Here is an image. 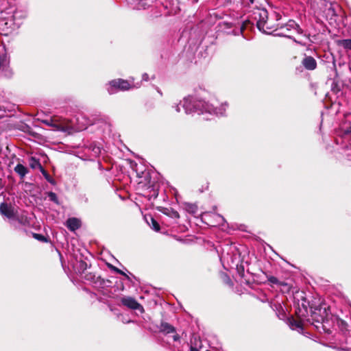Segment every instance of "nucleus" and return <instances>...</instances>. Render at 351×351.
<instances>
[{
    "instance_id": "f257e3e1",
    "label": "nucleus",
    "mask_w": 351,
    "mask_h": 351,
    "mask_svg": "<svg viewBox=\"0 0 351 351\" xmlns=\"http://www.w3.org/2000/svg\"><path fill=\"white\" fill-rule=\"evenodd\" d=\"M182 107L186 114L197 113L198 114H203L207 113L217 116H223L228 104L225 102L221 104L219 107H216L214 104L198 99L193 96H188L184 98Z\"/></svg>"
},
{
    "instance_id": "f03ea898",
    "label": "nucleus",
    "mask_w": 351,
    "mask_h": 351,
    "mask_svg": "<svg viewBox=\"0 0 351 351\" xmlns=\"http://www.w3.org/2000/svg\"><path fill=\"white\" fill-rule=\"evenodd\" d=\"M252 18L256 21L257 28L265 34H270L278 30L279 23L274 21L278 20V16L276 19L269 18L267 10L264 8L256 9L253 12Z\"/></svg>"
},
{
    "instance_id": "7ed1b4c3",
    "label": "nucleus",
    "mask_w": 351,
    "mask_h": 351,
    "mask_svg": "<svg viewBox=\"0 0 351 351\" xmlns=\"http://www.w3.org/2000/svg\"><path fill=\"white\" fill-rule=\"evenodd\" d=\"M278 30L279 33L277 34L279 36L287 37L288 38L292 39L295 43L299 44L302 46H306V44L300 40H297L295 38H293L291 33L294 32L298 34H302L303 33V30L300 28V25L293 20H289L285 24H279Z\"/></svg>"
},
{
    "instance_id": "20e7f679",
    "label": "nucleus",
    "mask_w": 351,
    "mask_h": 351,
    "mask_svg": "<svg viewBox=\"0 0 351 351\" xmlns=\"http://www.w3.org/2000/svg\"><path fill=\"white\" fill-rule=\"evenodd\" d=\"M329 314L326 307L320 306L312 311V319L315 327L321 332L323 330L326 333H330V330L326 328L325 324L328 321Z\"/></svg>"
},
{
    "instance_id": "39448f33",
    "label": "nucleus",
    "mask_w": 351,
    "mask_h": 351,
    "mask_svg": "<svg viewBox=\"0 0 351 351\" xmlns=\"http://www.w3.org/2000/svg\"><path fill=\"white\" fill-rule=\"evenodd\" d=\"M43 123L58 131L66 132L74 129L73 123L66 119L53 117L43 121Z\"/></svg>"
},
{
    "instance_id": "423d86ee",
    "label": "nucleus",
    "mask_w": 351,
    "mask_h": 351,
    "mask_svg": "<svg viewBox=\"0 0 351 351\" xmlns=\"http://www.w3.org/2000/svg\"><path fill=\"white\" fill-rule=\"evenodd\" d=\"M131 88V86L127 80L117 79L110 81L107 87L109 94L112 95L119 90L124 91Z\"/></svg>"
},
{
    "instance_id": "0eeeda50",
    "label": "nucleus",
    "mask_w": 351,
    "mask_h": 351,
    "mask_svg": "<svg viewBox=\"0 0 351 351\" xmlns=\"http://www.w3.org/2000/svg\"><path fill=\"white\" fill-rule=\"evenodd\" d=\"M309 302L303 295H301V303H298V307L295 309V314L299 319H304L306 317Z\"/></svg>"
},
{
    "instance_id": "6e6552de",
    "label": "nucleus",
    "mask_w": 351,
    "mask_h": 351,
    "mask_svg": "<svg viewBox=\"0 0 351 351\" xmlns=\"http://www.w3.org/2000/svg\"><path fill=\"white\" fill-rule=\"evenodd\" d=\"M82 278L97 288L103 287L106 286V282L104 279L99 276H96L92 273L84 274V276H83Z\"/></svg>"
},
{
    "instance_id": "1a4fd4ad",
    "label": "nucleus",
    "mask_w": 351,
    "mask_h": 351,
    "mask_svg": "<svg viewBox=\"0 0 351 351\" xmlns=\"http://www.w3.org/2000/svg\"><path fill=\"white\" fill-rule=\"evenodd\" d=\"M121 303L134 310H140L141 312H143V306L133 298L132 297H124L121 298Z\"/></svg>"
},
{
    "instance_id": "9d476101",
    "label": "nucleus",
    "mask_w": 351,
    "mask_h": 351,
    "mask_svg": "<svg viewBox=\"0 0 351 351\" xmlns=\"http://www.w3.org/2000/svg\"><path fill=\"white\" fill-rule=\"evenodd\" d=\"M0 213L1 215L5 216L6 217L9 219H14L15 218V214L14 209L9 206L5 203H1L0 205Z\"/></svg>"
},
{
    "instance_id": "9b49d317",
    "label": "nucleus",
    "mask_w": 351,
    "mask_h": 351,
    "mask_svg": "<svg viewBox=\"0 0 351 351\" xmlns=\"http://www.w3.org/2000/svg\"><path fill=\"white\" fill-rule=\"evenodd\" d=\"M302 63L307 70H314L317 67V62L312 56H306Z\"/></svg>"
},
{
    "instance_id": "f8f14e48",
    "label": "nucleus",
    "mask_w": 351,
    "mask_h": 351,
    "mask_svg": "<svg viewBox=\"0 0 351 351\" xmlns=\"http://www.w3.org/2000/svg\"><path fill=\"white\" fill-rule=\"evenodd\" d=\"M96 124L101 127L104 132H110L111 124L110 119L107 117H102L97 120Z\"/></svg>"
},
{
    "instance_id": "ddd939ff",
    "label": "nucleus",
    "mask_w": 351,
    "mask_h": 351,
    "mask_svg": "<svg viewBox=\"0 0 351 351\" xmlns=\"http://www.w3.org/2000/svg\"><path fill=\"white\" fill-rule=\"evenodd\" d=\"M81 226L80 221L75 217L69 218L66 221V227L71 230V231H75L77 229H78Z\"/></svg>"
},
{
    "instance_id": "4468645a",
    "label": "nucleus",
    "mask_w": 351,
    "mask_h": 351,
    "mask_svg": "<svg viewBox=\"0 0 351 351\" xmlns=\"http://www.w3.org/2000/svg\"><path fill=\"white\" fill-rule=\"evenodd\" d=\"M159 210L171 218L178 219L180 217L179 213L171 208H161Z\"/></svg>"
},
{
    "instance_id": "2eb2a0df",
    "label": "nucleus",
    "mask_w": 351,
    "mask_h": 351,
    "mask_svg": "<svg viewBox=\"0 0 351 351\" xmlns=\"http://www.w3.org/2000/svg\"><path fill=\"white\" fill-rule=\"evenodd\" d=\"M159 329L160 332L165 334L173 333L176 332L175 328L167 322H161Z\"/></svg>"
},
{
    "instance_id": "dca6fc26",
    "label": "nucleus",
    "mask_w": 351,
    "mask_h": 351,
    "mask_svg": "<svg viewBox=\"0 0 351 351\" xmlns=\"http://www.w3.org/2000/svg\"><path fill=\"white\" fill-rule=\"evenodd\" d=\"M136 5L135 8L137 10H145L149 8L153 3V0H135Z\"/></svg>"
},
{
    "instance_id": "f3484780",
    "label": "nucleus",
    "mask_w": 351,
    "mask_h": 351,
    "mask_svg": "<svg viewBox=\"0 0 351 351\" xmlns=\"http://www.w3.org/2000/svg\"><path fill=\"white\" fill-rule=\"evenodd\" d=\"M296 320L293 318L289 319V325L290 328L293 330H302V320Z\"/></svg>"
},
{
    "instance_id": "a211bd4d",
    "label": "nucleus",
    "mask_w": 351,
    "mask_h": 351,
    "mask_svg": "<svg viewBox=\"0 0 351 351\" xmlns=\"http://www.w3.org/2000/svg\"><path fill=\"white\" fill-rule=\"evenodd\" d=\"M14 171L17 173L21 178H23L28 172L27 167L23 166L21 164H18L14 167Z\"/></svg>"
},
{
    "instance_id": "6ab92c4d",
    "label": "nucleus",
    "mask_w": 351,
    "mask_h": 351,
    "mask_svg": "<svg viewBox=\"0 0 351 351\" xmlns=\"http://www.w3.org/2000/svg\"><path fill=\"white\" fill-rule=\"evenodd\" d=\"M149 219H150L151 223L148 221V218L145 217V219L147 222V223L151 226V228L155 230V231H159L160 230V225L155 220L152 216L149 217Z\"/></svg>"
},
{
    "instance_id": "aec40b11",
    "label": "nucleus",
    "mask_w": 351,
    "mask_h": 351,
    "mask_svg": "<svg viewBox=\"0 0 351 351\" xmlns=\"http://www.w3.org/2000/svg\"><path fill=\"white\" fill-rule=\"evenodd\" d=\"M32 160H34V162H36L37 163L38 165L40 166V169H41V172L43 175V176L45 177V178L47 180V182H49V183L51 184H54L55 182L53 180V179L49 175V173L41 167L40 164L36 161V160H34V158H32Z\"/></svg>"
},
{
    "instance_id": "412c9836",
    "label": "nucleus",
    "mask_w": 351,
    "mask_h": 351,
    "mask_svg": "<svg viewBox=\"0 0 351 351\" xmlns=\"http://www.w3.org/2000/svg\"><path fill=\"white\" fill-rule=\"evenodd\" d=\"M338 44L346 49L351 50V39H344L338 41Z\"/></svg>"
},
{
    "instance_id": "4be33fe9",
    "label": "nucleus",
    "mask_w": 351,
    "mask_h": 351,
    "mask_svg": "<svg viewBox=\"0 0 351 351\" xmlns=\"http://www.w3.org/2000/svg\"><path fill=\"white\" fill-rule=\"evenodd\" d=\"M186 210L191 214H195L197 212V206L193 204H186L185 206Z\"/></svg>"
},
{
    "instance_id": "5701e85b",
    "label": "nucleus",
    "mask_w": 351,
    "mask_h": 351,
    "mask_svg": "<svg viewBox=\"0 0 351 351\" xmlns=\"http://www.w3.org/2000/svg\"><path fill=\"white\" fill-rule=\"evenodd\" d=\"M78 265H79L80 268L77 269V271L79 273H84V271L86 269V267H87L86 263L83 261H80L78 263Z\"/></svg>"
},
{
    "instance_id": "b1692460",
    "label": "nucleus",
    "mask_w": 351,
    "mask_h": 351,
    "mask_svg": "<svg viewBox=\"0 0 351 351\" xmlns=\"http://www.w3.org/2000/svg\"><path fill=\"white\" fill-rule=\"evenodd\" d=\"M47 195H48V197L49 199L51 201V202H53L55 203H58V197L56 195V194L53 192H49L47 193Z\"/></svg>"
},
{
    "instance_id": "393cba45",
    "label": "nucleus",
    "mask_w": 351,
    "mask_h": 351,
    "mask_svg": "<svg viewBox=\"0 0 351 351\" xmlns=\"http://www.w3.org/2000/svg\"><path fill=\"white\" fill-rule=\"evenodd\" d=\"M222 277L226 284L232 285V281L230 278L226 274H222Z\"/></svg>"
},
{
    "instance_id": "a878e982",
    "label": "nucleus",
    "mask_w": 351,
    "mask_h": 351,
    "mask_svg": "<svg viewBox=\"0 0 351 351\" xmlns=\"http://www.w3.org/2000/svg\"><path fill=\"white\" fill-rule=\"evenodd\" d=\"M268 280L272 283V284H278L279 283V280H278V278L275 276H270L268 278Z\"/></svg>"
},
{
    "instance_id": "bb28decb",
    "label": "nucleus",
    "mask_w": 351,
    "mask_h": 351,
    "mask_svg": "<svg viewBox=\"0 0 351 351\" xmlns=\"http://www.w3.org/2000/svg\"><path fill=\"white\" fill-rule=\"evenodd\" d=\"M34 237L39 241H45V237L42 234H34Z\"/></svg>"
},
{
    "instance_id": "cd10ccee",
    "label": "nucleus",
    "mask_w": 351,
    "mask_h": 351,
    "mask_svg": "<svg viewBox=\"0 0 351 351\" xmlns=\"http://www.w3.org/2000/svg\"><path fill=\"white\" fill-rule=\"evenodd\" d=\"M172 107L175 108V110H176V111L177 112H180V107L178 104H175Z\"/></svg>"
},
{
    "instance_id": "c85d7f7f",
    "label": "nucleus",
    "mask_w": 351,
    "mask_h": 351,
    "mask_svg": "<svg viewBox=\"0 0 351 351\" xmlns=\"http://www.w3.org/2000/svg\"><path fill=\"white\" fill-rule=\"evenodd\" d=\"M114 270H115L117 273H119V274H122V275L125 276L127 277V278H128V279H129V277H128V276H127V275H126L123 271H121V270H120L119 269L114 268Z\"/></svg>"
},
{
    "instance_id": "c756f323",
    "label": "nucleus",
    "mask_w": 351,
    "mask_h": 351,
    "mask_svg": "<svg viewBox=\"0 0 351 351\" xmlns=\"http://www.w3.org/2000/svg\"><path fill=\"white\" fill-rule=\"evenodd\" d=\"M142 80L144 81H148L149 80V75L147 73H143L142 75Z\"/></svg>"
},
{
    "instance_id": "7c9ffc66",
    "label": "nucleus",
    "mask_w": 351,
    "mask_h": 351,
    "mask_svg": "<svg viewBox=\"0 0 351 351\" xmlns=\"http://www.w3.org/2000/svg\"><path fill=\"white\" fill-rule=\"evenodd\" d=\"M173 340L175 341H176L179 340L180 336L178 334H176L173 335Z\"/></svg>"
},
{
    "instance_id": "2f4dec72",
    "label": "nucleus",
    "mask_w": 351,
    "mask_h": 351,
    "mask_svg": "<svg viewBox=\"0 0 351 351\" xmlns=\"http://www.w3.org/2000/svg\"><path fill=\"white\" fill-rule=\"evenodd\" d=\"M245 29V27H244V24H242L241 26H240V29H239V32L241 34H242L243 31Z\"/></svg>"
},
{
    "instance_id": "473e14b6",
    "label": "nucleus",
    "mask_w": 351,
    "mask_h": 351,
    "mask_svg": "<svg viewBox=\"0 0 351 351\" xmlns=\"http://www.w3.org/2000/svg\"><path fill=\"white\" fill-rule=\"evenodd\" d=\"M346 134H351V126H350L349 128H348L346 130Z\"/></svg>"
},
{
    "instance_id": "72a5a7b5",
    "label": "nucleus",
    "mask_w": 351,
    "mask_h": 351,
    "mask_svg": "<svg viewBox=\"0 0 351 351\" xmlns=\"http://www.w3.org/2000/svg\"><path fill=\"white\" fill-rule=\"evenodd\" d=\"M191 351H199V350L198 349H197L196 348L191 347Z\"/></svg>"
},
{
    "instance_id": "f704fd0d",
    "label": "nucleus",
    "mask_w": 351,
    "mask_h": 351,
    "mask_svg": "<svg viewBox=\"0 0 351 351\" xmlns=\"http://www.w3.org/2000/svg\"><path fill=\"white\" fill-rule=\"evenodd\" d=\"M85 128H86V127H83V126L77 128L78 130H84Z\"/></svg>"
},
{
    "instance_id": "c9c22d12",
    "label": "nucleus",
    "mask_w": 351,
    "mask_h": 351,
    "mask_svg": "<svg viewBox=\"0 0 351 351\" xmlns=\"http://www.w3.org/2000/svg\"><path fill=\"white\" fill-rule=\"evenodd\" d=\"M249 1L250 2V3H253L254 2V0H249Z\"/></svg>"
},
{
    "instance_id": "e433bc0d",
    "label": "nucleus",
    "mask_w": 351,
    "mask_h": 351,
    "mask_svg": "<svg viewBox=\"0 0 351 351\" xmlns=\"http://www.w3.org/2000/svg\"><path fill=\"white\" fill-rule=\"evenodd\" d=\"M218 217H220V218L221 219V220H222V221H223V220H224V219H223V217H221V216H220V215H219Z\"/></svg>"
},
{
    "instance_id": "4c0bfd02",
    "label": "nucleus",
    "mask_w": 351,
    "mask_h": 351,
    "mask_svg": "<svg viewBox=\"0 0 351 351\" xmlns=\"http://www.w3.org/2000/svg\"><path fill=\"white\" fill-rule=\"evenodd\" d=\"M305 36H306V38H308V39L310 38V35H305Z\"/></svg>"
}]
</instances>
